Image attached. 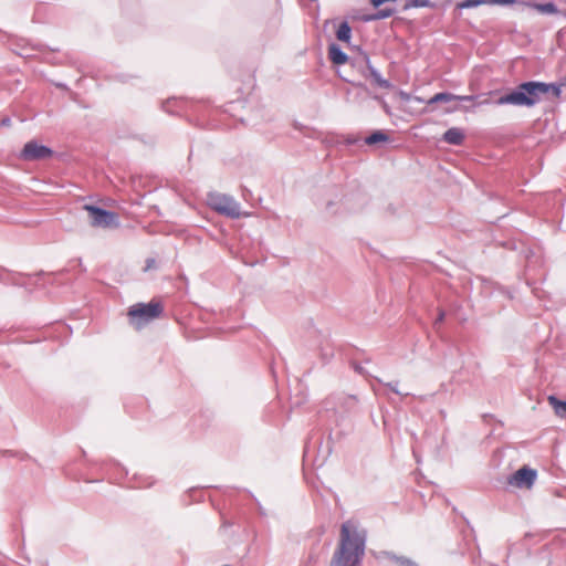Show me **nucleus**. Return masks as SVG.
<instances>
[{
    "mask_svg": "<svg viewBox=\"0 0 566 566\" xmlns=\"http://www.w3.org/2000/svg\"><path fill=\"white\" fill-rule=\"evenodd\" d=\"M548 403L554 409L555 413L559 417H565L566 415V401H562L557 399L555 396H549L547 398Z\"/></svg>",
    "mask_w": 566,
    "mask_h": 566,
    "instance_id": "12",
    "label": "nucleus"
},
{
    "mask_svg": "<svg viewBox=\"0 0 566 566\" xmlns=\"http://www.w3.org/2000/svg\"><path fill=\"white\" fill-rule=\"evenodd\" d=\"M366 548V531L356 518L345 521L339 528V539L331 566H357Z\"/></svg>",
    "mask_w": 566,
    "mask_h": 566,
    "instance_id": "1",
    "label": "nucleus"
},
{
    "mask_svg": "<svg viewBox=\"0 0 566 566\" xmlns=\"http://www.w3.org/2000/svg\"><path fill=\"white\" fill-rule=\"evenodd\" d=\"M83 209L90 213L92 227H118V216L115 212L103 210L92 205H85Z\"/></svg>",
    "mask_w": 566,
    "mask_h": 566,
    "instance_id": "5",
    "label": "nucleus"
},
{
    "mask_svg": "<svg viewBox=\"0 0 566 566\" xmlns=\"http://www.w3.org/2000/svg\"><path fill=\"white\" fill-rule=\"evenodd\" d=\"M208 205L217 212L231 217L239 218L240 206L229 196L222 193H210L208 196Z\"/></svg>",
    "mask_w": 566,
    "mask_h": 566,
    "instance_id": "4",
    "label": "nucleus"
},
{
    "mask_svg": "<svg viewBox=\"0 0 566 566\" xmlns=\"http://www.w3.org/2000/svg\"><path fill=\"white\" fill-rule=\"evenodd\" d=\"M481 4H489V0H465L462 2H458L455 8L457 9H469V8L478 7Z\"/></svg>",
    "mask_w": 566,
    "mask_h": 566,
    "instance_id": "15",
    "label": "nucleus"
},
{
    "mask_svg": "<svg viewBox=\"0 0 566 566\" xmlns=\"http://www.w3.org/2000/svg\"><path fill=\"white\" fill-rule=\"evenodd\" d=\"M392 14V10H382L379 11L373 19H384L388 18Z\"/></svg>",
    "mask_w": 566,
    "mask_h": 566,
    "instance_id": "17",
    "label": "nucleus"
},
{
    "mask_svg": "<svg viewBox=\"0 0 566 566\" xmlns=\"http://www.w3.org/2000/svg\"><path fill=\"white\" fill-rule=\"evenodd\" d=\"M443 139L451 145H461L464 140V134L460 128L452 127L444 133Z\"/></svg>",
    "mask_w": 566,
    "mask_h": 566,
    "instance_id": "9",
    "label": "nucleus"
},
{
    "mask_svg": "<svg viewBox=\"0 0 566 566\" xmlns=\"http://www.w3.org/2000/svg\"><path fill=\"white\" fill-rule=\"evenodd\" d=\"M549 92L558 98L562 94V85L546 84L542 82H525L520 84L515 91L501 96L496 101V104L532 107L541 101L543 95Z\"/></svg>",
    "mask_w": 566,
    "mask_h": 566,
    "instance_id": "2",
    "label": "nucleus"
},
{
    "mask_svg": "<svg viewBox=\"0 0 566 566\" xmlns=\"http://www.w3.org/2000/svg\"><path fill=\"white\" fill-rule=\"evenodd\" d=\"M516 0H489V4H513Z\"/></svg>",
    "mask_w": 566,
    "mask_h": 566,
    "instance_id": "18",
    "label": "nucleus"
},
{
    "mask_svg": "<svg viewBox=\"0 0 566 566\" xmlns=\"http://www.w3.org/2000/svg\"><path fill=\"white\" fill-rule=\"evenodd\" d=\"M410 6L416 8L428 7L429 0H410Z\"/></svg>",
    "mask_w": 566,
    "mask_h": 566,
    "instance_id": "16",
    "label": "nucleus"
},
{
    "mask_svg": "<svg viewBox=\"0 0 566 566\" xmlns=\"http://www.w3.org/2000/svg\"><path fill=\"white\" fill-rule=\"evenodd\" d=\"M443 317H444V313H443V312H441V313L439 314L438 321H439V322H441V321L443 319Z\"/></svg>",
    "mask_w": 566,
    "mask_h": 566,
    "instance_id": "21",
    "label": "nucleus"
},
{
    "mask_svg": "<svg viewBox=\"0 0 566 566\" xmlns=\"http://www.w3.org/2000/svg\"><path fill=\"white\" fill-rule=\"evenodd\" d=\"M525 6L535 9L541 13L555 14L558 12L557 7L553 2L547 3H524Z\"/></svg>",
    "mask_w": 566,
    "mask_h": 566,
    "instance_id": "11",
    "label": "nucleus"
},
{
    "mask_svg": "<svg viewBox=\"0 0 566 566\" xmlns=\"http://www.w3.org/2000/svg\"><path fill=\"white\" fill-rule=\"evenodd\" d=\"M399 97H400V99H402L405 102H408L411 98L410 95L406 92H399Z\"/></svg>",
    "mask_w": 566,
    "mask_h": 566,
    "instance_id": "20",
    "label": "nucleus"
},
{
    "mask_svg": "<svg viewBox=\"0 0 566 566\" xmlns=\"http://www.w3.org/2000/svg\"><path fill=\"white\" fill-rule=\"evenodd\" d=\"M164 311V306L160 301L151 300L149 303H137L129 307L128 316L132 322L140 327L142 325L158 318Z\"/></svg>",
    "mask_w": 566,
    "mask_h": 566,
    "instance_id": "3",
    "label": "nucleus"
},
{
    "mask_svg": "<svg viewBox=\"0 0 566 566\" xmlns=\"http://www.w3.org/2000/svg\"><path fill=\"white\" fill-rule=\"evenodd\" d=\"M328 57L336 65H342V64H345L347 62V55L336 44H331L329 45V48H328Z\"/></svg>",
    "mask_w": 566,
    "mask_h": 566,
    "instance_id": "10",
    "label": "nucleus"
},
{
    "mask_svg": "<svg viewBox=\"0 0 566 566\" xmlns=\"http://www.w3.org/2000/svg\"><path fill=\"white\" fill-rule=\"evenodd\" d=\"M365 142L367 145H375L377 143H387V142H389V136L381 130H377V132L373 133L371 135H369L365 139Z\"/></svg>",
    "mask_w": 566,
    "mask_h": 566,
    "instance_id": "13",
    "label": "nucleus"
},
{
    "mask_svg": "<svg viewBox=\"0 0 566 566\" xmlns=\"http://www.w3.org/2000/svg\"><path fill=\"white\" fill-rule=\"evenodd\" d=\"M536 479V471L528 469L527 467H523L518 469L510 479L509 484L515 488H532L534 481Z\"/></svg>",
    "mask_w": 566,
    "mask_h": 566,
    "instance_id": "6",
    "label": "nucleus"
},
{
    "mask_svg": "<svg viewBox=\"0 0 566 566\" xmlns=\"http://www.w3.org/2000/svg\"><path fill=\"white\" fill-rule=\"evenodd\" d=\"M52 155V150L46 146L39 145L35 142H29L21 151V158L24 160L44 159Z\"/></svg>",
    "mask_w": 566,
    "mask_h": 566,
    "instance_id": "7",
    "label": "nucleus"
},
{
    "mask_svg": "<svg viewBox=\"0 0 566 566\" xmlns=\"http://www.w3.org/2000/svg\"><path fill=\"white\" fill-rule=\"evenodd\" d=\"M350 35H352V29L348 25V23L347 22L340 23L337 29V32H336L337 39L342 42H348L350 40Z\"/></svg>",
    "mask_w": 566,
    "mask_h": 566,
    "instance_id": "14",
    "label": "nucleus"
},
{
    "mask_svg": "<svg viewBox=\"0 0 566 566\" xmlns=\"http://www.w3.org/2000/svg\"><path fill=\"white\" fill-rule=\"evenodd\" d=\"M156 266V261L155 259H147L146 261V266H145V271H148L150 269H154Z\"/></svg>",
    "mask_w": 566,
    "mask_h": 566,
    "instance_id": "19",
    "label": "nucleus"
},
{
    "mask_svg": "<svg viewBox=\"0 0 566 566\" xmlns=\"http://www.w3.org/2000/svg\"><path fill=\"white\" fill-rule=\"evenodd\" d=\"M474 96L471 95H454L451 93H437L429 101L428 104H433L438 102H451V101H472Z\"/></svg>",
    "mask_w": 566,
    "mask_h": 566,
    "instance_id": "8",
    "label": "nucleus"
}]
</instances>
